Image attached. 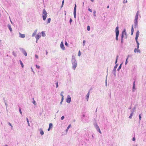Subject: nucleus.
Segmentation results:
<instances>
[{"instance_id": "f3484780", "label": "nucleus", "mask_w": 146, "mask_h": 146, "mask_svg": "<svg viewBox=\"0 0 146 146\" xmlns=\"http://www.w3.org/2000/svg\"><path fill=\"white\" fill-rule=\"evenodd\" d=\"M19 37L21 38H23L25 37V35L24 34H22L20 33H19Z\"/></svg>"}, {"instance_id": "37998d69", "label": "nucleus", "mask_w": 146, "mask_h": 146, "mask_svg": "<svg viewBox=\"0 0 146 146\" xmlns=\"http://www.w3.org/2000/svg\"><path fill=\"white\" fill-rule=\"evenodd\" d=\"M64 116H62L61 117V120H62L64 119Z\"/></svg>"}, {"instance_id": "dca6fc26", "label": "nucleus", "mask_w": 146, "mask_h": 146, "mask_svg": "<svg viewBox=\"0 0 146 146\" xmlns=\"http://www.w3.org/2000/svg\"><path fill=\"white\" fill-rule=\"evenodd\" d=\"M135 81H134L133 82V89L132 90V91L133 92H134V90L135 89Z\"/></svg>"}, {"instance_id": "7c9ffc66", "label": "nucleus", "mask_w": 146, "mask_h": 146, "mask_svg": "<svg viewBox=\"0 0 146 146\" xmlns=\"http://www.w3.org/2000/svg\"><path fill=\"white\" fill-rule=\"evenodd\" d=\"M13 54L15 57H16L17 56L16 54L14 51H13L12 52Z\"/></svg>"}, {"instance_id": "a19ab883", "label": "nucleus", "mask_w": 146, "mask_h": 146, "mask_svg": "<svg viewBox=\"0 0 146 146\" xmlns=\"http://www.w3.org/2000/svg\"><path fill=\"white\" fill-rule=\"evenodd\" d=\"M96 12L95 11H94L93 12L94 16H96Z\"/></svg>"}, {"instance_id": "0e129e2a", "label": "nucleus", "mask_w": 146, "mask_h": 146, "mask_svg": "<svg viewBox=\"0 0 146 146\" xmlns=\"http://www.w3.org/2000/svg\"><path fill=\"white\" fill-rule=\"evenodd\" d=\"M60 95L62 96V97L64 98V96L63 94H60Z\"/></svg>"}, {"instance_id": "20e7f679", "label": "nucleus", "mask_w": 146, "mask_h": 146, "mask_svg": "<svg viewBox=\"0 0 146 146\" xmlns=\"http://www.w3.org/2000/svg\"><path fill=\"white\" fill-rule=\"evenodd\" d=\"M118 66V64H116L115 66H114L113 71L112 72V73L115 76H116V75L115 73L116 70Z\"/></svg>"}, {"instance_id": "052dcab7", "label": "nucleus", "mask_w": 146, "mask_h": 146, "mask_svg": "<svg viewBox=\"0 0 146 146\" xmlns=\"http://www.w3.org/2000/svg\"><path fill=\"white\" fill-rule=\"evenodd\" d=\"M46 55H47L48 54V52L47 50H46Z\"/></svg>"}, {"instance_id": "4c0bfd02", "label": "nucleus", "mask_w": 146, "mask_h": 146, "mask_svg": "<svg viewBox=\"0 0 146 146\" xmlns=\"http://www.w3.org/2000/svg\"><path fill=\"white\" fill-rule=\"evenodd\" d=\"M86 42V41L85 40H84L83 41V46H84L85 45V43Z\"/></svg>"}, {"instance_id": "ea45409f", "label": "nucleus", "mask_w": 146, "mask_h": 146, "mask_svg": "<svg viewBox=\"0 0 146 146\" xmlns=\"http://www.w3.org/2000/svg\"><path fill=\"white\" fill-rule=\"evenodd\" d=\"M36 68L38 69H39L40 68V66H39L37 65H36Z\"/></svg>"}, {"instance_id": "a878e982", "label": "nucleus", "mask_w": 146, "mask_h": 146, "mask_svg": "<svg viewBox=\"0 0 146 146\" xmlns=\"http://www.w3.org/2000/svg\"><path fill=\"white\" fill-rule=\"evenodd\" d=\"M133 113H133V112H131V114H130V116H129V118L131 119V118H132V116H133Z\"/></svg>"}, {"instance_id": "4d7b16f0", "label": "nucleus", "mask_w": 146, "mask_h": 146, "mask_svg": "<svg viewBox=\"0 0 146 146\" xmlns=\"http://www.w3.org/2000/svg\"><path fill=\"white\" fill-rule=\"evenodd\" d=\"M4 102H5V105L6 106H7V103H6V102L5 101V100L4 99Z\"/></svg>"}, {"instance_id": "4468645a", "label": "nucleus", "mask_w": 146, "mask_h": 146, "mask_svg": "<svg viewBox=\"0 0 146 146\" xmlns=\"http://www.w3.org/2000/svg\"><path fill=\"white\" fill-rule=\"evenodd\" d=\"M94 125L95 127L96 128L97 131L100 129L99 127L96 123H94Z\"/></svg>"}, {"instance_id": "774afa93", "label": "nucleus", "mask_w": 146, "mask_h": 146, "mask_svg": "<svg viewBox=\"0 0 146 146\" xmlns=\"http://www.w3.org/2000/svg\"><path fill=\"white\" fill-rule=\"evenodd\" d=\"M64 12L65 13V15H66V11H64Z\"/></svg>"}, {"instance_id": "2f4dec72", "label": "nucleus", "mask_w": 146, "mask_h": 146, "mask_svg": "<svg viewBox=\"0 0 146 146\" xmlns=\"http://www.w3.org/2000/svg\"><path fill=\"white\" fill-rule=\"evenodd\" d=\"M8 124L11 126V129H13V126L11 124V123L10 122H8Z\"/></svg>"}, {"instance_id": "09e8293b", "label": "nucleus", "mask_w": 146, "mask_h": 146, "mask_svg": "<svg viewBox=\"0 0 146 146\" xmlns=\"http://www.w3.org/2000/svg\"><path fill=\"white\" fill-rule=\"evenodd\" d=\"M139 120L140 121L141 120V114H140L139 115Z\"/></svg>"}, {"instance_id": "6e6d98bb", "label": "nucleus", "mask_w": 146, "mask_h": 146, "mask_svg": "<svg viewBox=\"0 0 146 146\" xmlns=\"http://www.w3.org/2000/svg\"><path fill=\"white\" fill-rule=\"evenodd\" d=\"M35 103H36V102L34 100V101L33 102V103L34 104H35Z\"/></svg>"}, {"instance_id": "c85d7f7f", "label": "nucleus", "mask_w": 146, "mask_h": 146, "mask_svg": "<svg viewBox=\"0 0 146 146\" xmlns=\"http://www.w3.org/2000/svg\"><path fill=\"white\" fill-rule=\"evenodd\" d=\"M136 109V107H134L131 110V112H132L134 113L135 110Z\"/></svg>"}, {"instance_id": "9b49d317", "label": "nucleus", "mask_w": 146, "mask_h": 146, "mask_svg": "<svg viewBox=\"0 0 146 146\" xmlns=\"http://www.w3.org/2000/svg\"><path fill=\"white\" fill-rule=\"evenodd\" d=\"M41 36L40 33H38L37 35L36 36V39L37 40H38V39L40 38Z\"/></svg>"}, {"instance_id": "3c124183", "label": "nucleus", "mask_w": 146, "mask_h": 146, "mask_svg": "<svg viewBox=\"0 0 146 146\" xmlns=\"http://www.w3.org/2000/svg\"><path fill=\"white\" fill-rule=\"evenodd\" d=\"M65 44L66 46H68V44L67 42H65Z\"/></svg>"}, {"instance_id": "de8ad7c7", "label": "nucleus", "mask_w": 146, "mask_h": 146, "mask_svg": "<svg viewBox=\"0 0 146 146\" xmlns=\"http://www.w3.org/2000/svg\"><path fill=\"white\" fill-rule=\"evenodd\" d=\"M56 88H57L58 87V82H57L56 83Z\"/></svg>"}, {"instance_id": "b1692460", "label": "nucleus", "mask_w": 146, "mask_h": 146, "mask_svg": "<svg viewBox=\"0 0 146 146\" xmlns=\"http://www.w3.org/2000/svg\"><path fill=\"white\" fill-rule=\"evenodd\" d=\"M122 63H121V64L119 66L118 68L117 69V70L118 71H119V70L121 69V66H122Z\"/></svg>"}, {"instance_id": "5701e85b", "label": "nucleus", "mask_w": 146, "mask_h": 146, "mask_svg": "<svg viewBox=\"0 0 146 146\" xmlns=\"http://www.w3.org/2000/svg\"><path fill=\"white\" fill-rule=\"evenodd\" d=\"M71 124L69 125L68 126V127H67V129H66V132H67L68 131V129H69V128L70 127H71Z\"/></svg>"}, {"instance_id": "2eb2a0df", "label": "nucleus", "mask_w": 146, "mask_h": 146, "mask_svg": "<svg viewBox=\"0 0 146 146\" xmlns=\"http://www.w3.org/2000/svg\"><path fill=\"white\" fill-rule=\"evenodd\" d=\"M53 127L52 124V123H50L49 124V127L48 129V131H49L51 128H52Z\"/></svg>"}, {"instance_id": "f03ea898", "label": "nucleus", "mask_w": 146, "mask_h": 146, "mask_svg": "<svg viewBox=\"0 0 146 146\" xmlns=\"http://www.w3.org/2000/svg\"><path fill=\"white\" fill-rule=\"evenodd\" d=\"M139 14L138 13H136V15L135 16V19H134V27L136 28L137 26L138 25V19Z\"/></svg>"}, {"instance_id": "a211bd4d", "label": "nucleus", "mask_w": 146, "mask_h": 146, "mask_svg": "<svg viewBox=\"0 0 146 146\" xmlns=\"http://www.w3.org/2000/svg\"><path fill=\"white\" fill-rule=\"evenodd\" d=\"M134 52H139V53H140L141 51L140 50L136 48H135L134 49Z\"/></svg>"}, {"instance_id": "423d86ee", "label": "nucleus", "mask_w": 146, "mask_h": 146, "mask_svg": "<svg viewBox=\"0 0 146 146\" xmlns=\"http://www.w3.org/2000/svg\"><path fill=\"white\" fill-rule=\"evenodd\" d=\"M19 49L22 52V53H23L25 56H27V53L24 48H20Z\"/></svg>"}, {"instance_id": "1a4fd4ad", "label": "nucleus", "mask_w": 146, "mask_h": 146, "mask_svg": "<svg viewBox=\"0 0 146 146\" xmlns=\"http://www.w3.org/2000/svg\"><path fill=\"white\" fill-rule=\"evenodd\" d=\"M122 34H123V35H124V37L125 38H127V33L126 32L125 29H124L123 31H122Z\"/></svg>"}, {"instance_id": "69168bd1", "label": "nucleus", "mask_w": 146, "mask_h": 146, "mask_svg": "<svg viewBox=\"0 0 146 146\" xmlns=\"http://www.w3.org/2000/svg\"><path fill=\"white\" fill-rule=\"evenodd\" d=\"M31 71L32 72H33L34 73V72H33V68H31Z\"/></svg>"}, {"instance_id": "58836bf2", "label": "nucleus", "mask_w": 146, "mask_h": 146, "mask_svg": "<svg viewBox=\"0 0 146 146\" xmlns=\"http://www.w3.org/2000/svg\"><path fill=\"white\" fill-rule=\"evenodd\" d=\"M118 36L119 35H116V40H118Z\"/></svg>"}, {"instance_id": "13d9d810", "label": "nucleus", "mask_w": 146, "mask_h": 146, "mask_svg": "<svg viewBox=\"0 0 146 146\" xmlns=\"http://www.w3.org/2000/svg\"><path fill=\"white\" fill-rule=\"evenodd\" d=\"M117 60L116 59V60H115V64H117Z\"/></svg>"}, {"instance_id": "393cba45", "label": "nucleus", "mask_w": 146, "mask_h": 146, "mask_svg": "<svg viewBox=\"0 0 146 146\" xmlns=\"http://www.w3.org/2000/svg\"><path fill=\"white\" fill-rule=\"evenodd\" d=\"M51 21V19L50 18H49L48 19L47 21V24L49 23H50Z\"/></svg>"}, {"instance_id": "7ed1b4c3", "label": "nucleus", "mask_w": 146, "mask_h": 146, "mask_svg": "<svg viewBox=\"0 0 146 146\" xmlns=\"http://www.w3.org/2000/svg\"><path fill=\"white\" fill-rule=\"evenodd\" d=\"M47 15V13L45 9H43L42 11V18L44 21H45L46 20Z\"/></svg>"}, {"instance_id": "9d476101", "label": "nucleus", "mask_w": 146, "mask_h": 146, "mask_svg": "<svg viewBox=\"0 0 146 146\" xmlns=\"http://www.w3.org/2000/svg\"><path fill=\"white\" fill-rule=\"evenodd\" d=\"M115 32L116 35H119V27L118 26H117L115 28Z\"/></svg>"}, {"instance_id": "bb28decb", "label": "nucleus", "mask_w": 146, "mask_h": 146, "mask_svg": "<svg viewBox=\"0 0 146 146\" xmlns=\"http://www.w3.org/2000/svg\"><path fill=\"white\" fill-rule=\"evenodd\" d=\"M20 64L21 66L22 67V68H23L24 67V65L23 64V63H22V62L21 60H20Z\"/></svg>"}, {"instance_id": "f704fd0d", "label": "nucleus", "mask_w": 146, "mask_h": 146, "mask_svg": "<svg viewBox=\"0 0 146 146\" xmlns=\"http://www.w3.org/2000/svg\"><path fill=\"white\" fill-rule=\"evenodd\" d=\"M27 123H28V125L29 126H30V124H29V119H28V118H27Z\"/></svg>"}, {"instance_id": "ddd939ff", "label": "nucleus", "mask_w": 146, "mask_h": 146, "mask_svg": "<svg viewBox=\"0 0 146 146\" xmlns=\"http://www.w3.org/2000/svg\"><path fill=\"white\" fill-rule=\"evenodd\" d=\"M60 46L62 50H65V47L64 46L63 42H62L61 43L60 45Z\"/></svg>"}, {"instance_id": "4be33fe9", "label": "nucleus", "mask_w": 146, "mask_h": 146, "mask_svg": "<svg viewBox=\"0 0 146 146\" xmlns=\"http://www.w3.org/2000/svg\"><path fill=\"white\" fill-rule=\"evenodd\" d=\"M36 32H37V30H36L34 31V32L32 34V36L33 37L35 36L36 35Z\"/></svg>"}, {"instance_id": "cd10ccee", "label": "nucleus", "mask_w": 146, "mask_h": 146, "mask_svg": "<svg viewBox=\"0 0 146 146\" xmlns=\"http://www.w3.org/2000/svg\"><path fill=\"white\" fill-rule=\"evenodd\" d=\"M41 33H42V36H46L45 33L44 32L42 31L41 32Z\"/></svg>"}, {"instance_id": "bf43d9fd", "label": "nucleus", "mask_w": 146, "mask_h": 146, "mask_svg": "<svg viewBox=\"0 0 146 146\" xmlns=\"http://www.w3.org/2000/svg\"><path fill=\"white\" fill-rule=\"evenodd\" d=\"M63 100H64V98L62 97L61 100V101H62V102H63Z\"/></svg>"}, {"instance_id": "864d4df0", "label": "nucleus", "mask_w": 146, "mask_h": 146, "mask_svg": "<svg viewBox=\"0 0 146 146\" xmlns=\"http://www.w3.org/2000/svg\"><path fill=\"white\" fill-rule=\"evenodd\" d=\"M135 137H133L132 139V140L133 141H135Z\"/></svg>"}, {"instance_id": "72a5a7b5", "label": "nucleus", "mask_w": 146, "mask_h": 146, "mask_svg": "<svg viewBox=\"0 0 146 146\" xmlns=\"http://www.w3.org/2000/svg\"><path fill=\"white\" fill-rule=\"evenodd\" d=\"M129 56H128L127 58L126 59V61L125 62V65H126L127 64V62H128L127 60L128 59V58Z\"/></svg>"}, {"instance_id": "0eeeda50", "label": "nucleus", "mask_w": 146, "mask_h": 146, "mask_svg": "<svg viewBox=\"0 0 146 146\" xmlns=\"http://www.w3.org/2000/svg\"><path fill=\"white\" fill-rule=\"evenodd\" d=\"M71 98L70 96L68 95L67 97V98L66 100V101L68 103H70L71 102Z\"/></svg>"}, {"instance_id": "79ce46f5", "label": "nucleus", "mask_w": 146, "mask_h": 146, "mask_svg": "<svg viewBox=\"0 0 146 146\" xmlns=\"http://www.w3.org/2000/svg\"><path fill=\"white\" fill-rule=\"evenodd\" d=\"M124 37V35H123V34H122V33L121 36V38L123 39Z\"/></svg>"}, {"instance_id": "a18cd8bd", "label": "nucleus", "mask_w": 146, "mask_h": 146, "mask_svg": "<svg viewBox=\"0 0 146 146\" xmlns=\"http://www.w3.org/2000/svg\"><path fill=\"white\" fill-rule=\"evenodd\" d=\"M72 19L70 18V21H69V22H70V23L71 24V22H72Z\"/></svg>"}, {"instance_id": "e2e57ef3", "label": "nucleus", "mask_w": 146, "mask_h": 146, "mask_svg": "<svg viewBox=\"0 0 146 146\" xmlns=\"http://www.w3.org/2000/svg\"><path fill=\"white\" fill-rule=\"evenodd\" d=\"M137 48L138 49L139 48V45H137Z\"/></svg>"}, {"instance_id": "f257e3e1", "label": "nucleus", "mask_w": 146, "mask_h": 146, "mask_svg": "<svg viewBox=\"0 0 146 146\" xmlns=\"http://www.w3.org/2000/svg\"><path fill=\"white\" fill-rule=\"evenodd\" d=\"M71 62L72 66V68L74 70H75L77 66V61L75 59V57L74 55L72 56Z\"/></svg>"}, {"instance_id": "e433bc0d", "label": "nucleus", "mask_w": 146, "mask_h": 146, "mask_svg": "<svg viewBox=\"0 0 146 146\" xmlns=\"http://www.w3.org/2000/svg\"><path fill=\"white\" fill-rule=\"evenodd\" d=\"M19 111L20 112V113L22 115V111H21V109L20 108H19Z\"/></svg>"}, {"instance_id": "c03bdc74", "label": "nucleus", "mask_w": 146, "mask_h": 146, "mask_svg": "<svg viewBox=\"0 0 146 146\" xmlns=\"http://www.w3.org/2000/svg\"><path fill=\"white\" fill-rule=\"evenodd\" d=\"M80 55H81V53H80V51H79V52H78V56H80Z\"/></svg>"}, {"instance_id": "49530a36", "label": "nucleus", "mask_w": 146, "mask_h": 146, "mask_svg": "<svg viewBox=\"0 0 146 146\" xmlns=\"http://www.w3.org/2000/svg\"><path fill=\"white\" fill-rule=\"evenodd\" d=\"M88 10L89 11H90V12H92V10L91 9H90V8H88Z\"/></svg>"}, {"instance_id": "6e6552de", "label": "nucleus", "mask_w": 146, "mask_h": 146, "mask_svg": "<svg viewBox=\"0 0 146 146\" xmlns=\"http://www.w3.org/2000/svg\"><path fill=\"white\" fill-rule=\"evenodd\" d=\"M139 30H138L136 32V36L135 37V40L136 42L138 41L137 40V39H138V38L139 37Z\"/></svg>"}, {"instance_id": "f8f14e48", "label": "nucleus", "mask_w": 146, "mask_h": 146, "mask_svg": "<svg viewBox=\"0 0 146 146\" xmlns=\"http://www.w3.org/2000/svg\"><path fill=\"white\" fill-rule=\"evenodd\" d=\"M90 91H89L88 93L87 94V95L86 96V100L87 101H88V100L90 96Z\"/></svg>"}, {"instance_id": "c9c22d12", "label": "nucleus", "mask_w": 146, "mask_h": 146, "mask_svg": "<svg viewBox=\"0 0 146 146\" xmlns=\"http://www.w3.org/2000/svg\"><path fill=\"white\" fill-rule=\"evenodd\" d=\"M123 43V39L121 38V43L122 45Z\"/></svg>"}, {"instance_id": "412c9836", "label": "nucleus", "mask_w": 146, "mask_h": 146, "mask_svg": "<svg viewBox=\"0 0 146 146\" xmlns=\"http://www.w3.org/2000/svg\"><path fill=\"white\" fill-rule=\"evenodd\" d=\"M131 35H132L134 32V28H133V25L132 26L131 29Z\"/></svg>"}, {"instance_id": "c756f323", "label": "nucleus", "mask_w": 146, "mask_h": 146, "mask_svg": "<svg viewBox=\"0 0 146 146\" xmlns=\"http://www.w3.org/2000/svg\"><path fill=\"white\" fill-rule=\"evenodd\" d=\"M87 30L88 31H89L90 30V28L89 26H88L87 27Z\"/></svg>"}, {"instance_id": "338daca9", "label": "nucleus", "mask_w": 146, "mask_h": 146, "mask_svg": "<svg viewBox=\"0 0 146 146\" xmlns=\"http://www.w3.org/2000/svg\"><path fill=\"white\" fill-rule=\"evenodd\" d=\"M127 2V0H125V3H126Z\"/></svg>"}, {"instance_id": "603ef678", "label": "nucleus", "mask_w": 146, "mask_h": 146, "mask_svg": "<svg viewBox=\"0 0 146 146\" xmlns=\"http://www.w3.org/2000/svg\"><path fill=\"white\" fill-rule=\"evenodd\" d=\"M97 131H98V132H99V133H102L101 132L100 129H99V130H98Z\"/></svg>"}, {"instance_id": "8fccbe9b", "label": "nucleus", "mask_w": 146, "mask_h": 146, "mask_svg": "<svg viewBox=\"0 0 146 146\" xmlns=\"http://www.w3.org/2000/svg\"><path fill=\"white\" fill-rule=\"evenodd\" d=\"M35 57L36 58H38V56L36 55V54H35Z\"/></svg>"}, {"instance_id": "5fc2aeb1", "label": "nucleus", "mask_w": 146, "mask_h": 146, "mask_svg": "<svg viewBox=\"0 0 146 146\" xmlns=\"http://www.w3.org/2000/svg\"><path fill=\"white\" fill-rule=\"evenodd\" d=\"M137 43V45H139V43L138 42V41L136 42Z\"/></svg>"}, {"instance_id": "39448f33", "label": "nucleus", "mask_w": 146, "mask_h": 146, "mask_svg": "<svg viewBox=\"0 0 146 146\" xmlns=\"http://www.w3.org/2000/svg\"><path fill=\"white\" fill-rule=\"evenodd\" d=\"M76 4H75V6L74 10V15L75 18H76Z\"/></svg>"}, {"instance_id": "473e14b6", "label": "nucleus", "mask_w": 146, "mask_h": 146, "mask_svg": "<svg viewBox=\"0 0 146 146\" xmlns=\"http://www.w3.org/2000/svg\"><path fill=\"white\" fill-rule=\"evenodd\" d=\"M64 2V0H63L62 2V5L61 6V8H62L63 7Z\"/></svg>"}, {"instance_id": "6ab92c4d", "label": "nucleus", "mask_w": 146, "mask_h": 146, "mask_svg": "<svg viewBox=\"0 0 146 146\" xmlns=\"http://www.w3.org/2000/svg\"><path fill=\"white\" fill-rule=\"evenodd\" d=\"M7 27L9 29L10 32H12V30L11 25L9 24H8L7 25Z\"/></svg>"}, {"instance_id": "680f3d73", "label": "nucleus", "mask_w": 146, "mask_h": 146, "mask_svg": "<svg viewBox=\"0 0 146 146\" xmlns=\"http://www.w3.org/2000/svg\"><path fill=\"white\" fill-rule=\"evenodd\" d=\"M119 57V56L118 55H117L116 56V59L118 60V58Z\"/></svg>"}, {"instance_id": "aec40b11", "label": "nucleus", "mask_w": 146, "mask_h": 146, "mask_svg": "<svg viewBox=\"0 0 146 146\" xmlns=\"http://www.w3.org/2000/svg\"><path fill=\"white\" fill-rule=\"evenodd\" d=\"M40 133L41 135H43L44 134V132L43 131L42 129L41 128L40 129H39Z\"/></svg>"}]
</instances>
